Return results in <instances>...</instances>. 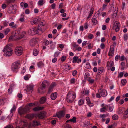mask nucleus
I'll list each match as a JSON object with an SVG mask.
<instances>
[{"label":"nucleus","mask_w":128,"mask_h":128,"mask_svg":"<svg viewBox=\"0 0 128 128\" xmlns=\"http://www.w3.org/2000/svg\"><path fill=\"white\" fill-rule=\"evenodd\" d=\"M77 74V71L76 70H74L73 71L72 75L74 76H75Z\"/></svg>","instance_id":"nucleus-62"},{"label":"nucleus","mask_w":128,"mask_h":128,"mask_svg":"<svg viewBox=\"0 0 128 128\" xmlns=\"http://www.w3.org/2000/svg\"><path fill=\"white\" fill-rule=\"evenodd\" d=\"M57 94L56 92L52 93L50 96V98L52 100H54L57 97Z\"/></svg>","instance_id":"nucleus-24"},{"label":"nucleus","mask_w":128,"mask_h":128,"mask_svg":"<svg viewBox=\"0 0 128 128\" xmlns=\"http://www.w3.org/2000/svg\"><path fill=\"white\" fill-rule=\"evenodd\" d=\"M64 128H71V127L70 125L66 124L64 125Z\"/></svg>","instance_id":"nucleus-59"},{"label":"nucleus","mask_w":128,"mask_h":128,"mask_svg":"<svg viewBox=\"0 0 128 128\" xmlns=\"http://www.w3.org/2000/svg\"><path fill=\"white\" fill-rule=\"evenodd\" d=\"M118 116L116 114H114L112 116V118L114 120H116L118 119Z\"/></svg>","instance_id":"nucleus-36"},{"label":"nucleus","mask_w":128,"mask_h":128,"mask_svg":"<svg viewBox=\"0 0 128 128\" xmlns=\"http://www.w3.org/2000/svg\"><path fill=\"white\" fill-rule=\"evenodd\" d=\"M109 106L108 105H106L104 107L100 109V112H105L106 111V110H108Z\"/></svg>","instance_id":"nucleus-17"},{"label":"nucleus","mask_w":128,"mask_h":128,"mask_svg":"<svg viewBox=\"0 0 128 128\" xmlns=\"http://www.w3.org/2000/svg\"><path fill=\"white\" fill-rule=\"evenodd\" d=\"M85 68L87 69H89L90 68V63L88 62L86 63L85 66Z\"/></svg>","instance_id":"nucleus-41"},{"label":"nucleus","mask_w":128,"mask_h":128,"mask_svg":"<svg viewBox=\"0 0 128 128\" xmlns=\"http://www.w3.org/2000/svg\"><path fill=\"white\" fill-rule=\"evenodd\" d=\"M16 109V108L15 107V105H14L10 110V112L11 113H12L13 112H14L15 111Z\"/></svg>","instance_id":"nucleus-51"},{"label":"nucleus","mask_w":128,"mask_h":128,"mask_svg":"<svg viewBox=\"0 0 128 128\" xmlns=\"http://www.w3.org/2000/svg\"><path fill=\"white\" fill-rule=\"evenodd\" d=\"M123 117L125 118L128 117V108L124 112L123 114Z\"/></svg>","instance_id":"nucleus-28"},{"label":"nucleus","mask_w":128,"mask_h":128,"mask_svg":"<svg viewBox=\"0 0 128 128\" xmlns=\"http://www.w3.org/2000/svg\"><path fill=\"white\" fill-rule=\"evenodd\" d=\"M82 48L81 47H77L76 48H73L72 50L74 52H76V51H80L82 50Z\"/></svg>","instance_id":"nucleus-33"},{"label":"nucleus","mask_w":128,"mask_h":128,"mask_svg":"<svg viewBox=\"0 0 128 128\" xmlns=\"http://www.w3.org/2000/svg\"><path fill=\"white\" fill-rule=\"evenodd\" d=\"M64 69L66 71L72 69L70 65L68 64H66L64 66Z\"/></svg>","instance_id":"nucleus-23"},{"label":"nucleus","mask_w":128,"mask_h":128,"mask_svg":"<svg viewBox=\"0 0 128 128\" xmlns=\"http://www.w3.org/2000/svg\"><path fill=\"white\" fill-rule=\"evenodd\" d=\"M28 124L26 120H20L18 126L16 127V128H24Z\"/></svg>","instance_id":"nucleus-5"},{"label":"nucleus","mask_w":128,"mask_h":128,"mask_svg":"<svg viewBox=\"0 0 128 128\" xmlns=\"http://www.w3.org/2000/svg\"><path fill=\"white\" fill-rule=\"evenodd\" d=\"M78 57L77 56H74L73 57V60L72 61L73 63H75L77 62L78 60Z\"/></svg>","instance_id":"nucleus-32"},{"label":"nucleus","mask_w":128,"mask_h":128,"mask_svg":"<svg viewBox=\"0 0 128 128\" xmlns=\"http://www.w3.org/2000/svg\"><path fill=\"white\" fill-rule=\"evenodd\" d=\"M26 32L25 31H24L22 32L20 34V37H18L17 38L18 39H20L22 38L26 34Z\"/></svg>","instance_id":"nucleus-31"},{"label":"nucleus","mask_w":128,"mask_h":128,"mask_svg":"<svg viewBox=\"0 0 128 128\" xmlns=\"http://www.w3.org/2000/svg\"><path fill=\"white\" fill-rule=\"evenodd\" d=\"M92 20L94 25H96L97 24L98 22L95 18H92Z\"/></svg>","instance_id":"nucleus-37"},{"label":"nucleus","mask_w":128,"mask_h":128,"mask_svg":"<svg viewBox=\"0 0 128 128\" xmlns=\"http://www.w3.org/2000/svg\"><path fill=\"white\" fill-rule=\"evenodd\" d=\"M94 35L92 34H88V38L89 39L91 40L94 38Z\"/></svg>","instance_id":"nucleus-53"},{"label":"nucleus","mask_w":128,"mask_h":128,"mask_svg":"<svg viewBox=\"0 0 128 128\" xmlns=\"http://www.w3.org/2000/svg\"><path fill=\"white\" fill-rule=\"evenodd\" d=\"M37 65L38 67H42L44 66V64L42 62H40L37 63Z\"/></svg>","instance_id":"nucleus-40"},{"label":"nucleus","mask_w":128,"mask_h":128,"mask_svg":"<svg viewBox=\"0 0 128 128\" xmlns=\"http://www.w3.org/2000/svg\"><path fill=\"white\" fill-rule=\"evenodd\" d=\"M66 56H63L61 57V60L62 62H64L66 59Z\"/></svg>","instance_id":"nucleus-55"},{"label":"nucleus","mask_w":128,"mask_h":128,"mask_svg":"<svg viewBox=\"0 0 128 128\" xmlns=\"http://www.w3.org/2000/svg\"><path fill=\"white\" fill-rule=\"evenodd\" d=\"M70 84H74L76 82V80L75 78H72L70 79Z\"/></svg>","instance_id":"nucleus-38"},{"label":"nucleus","mask_w":128,"mask_h":128,"mask_svg":"<svg viewBox=\"0 0 128 128\" xmlns=\"http://www.w3.org/2000/svg\"><path fill=\"white\" fill-rule=\"evenodd\" d=\"M26 66L23 67L21 72V73L22 74H24L26 71Z\"/></svg>","instance_id":"nucleus-54"},{"label":"nucleus","mask_w":128,"mask_h":128,"mask_svg":"<svg viewBox=\"0 0 128 128\" xmlns=\"http://www.w3.org/2000/svg\"><path fill=\"white\" fill-rule=\"evenodd\" d=\"M86 100L87 102V104H89L90 102H91L90 100V98L88 97H86Z\"/></svg>","instance_id":"nucleus-58"},{"label":"nucleus","mask_w":128,"mask_h":128,"mask_svg":"<svg viewBox=\"0 0 128 128\" xmlns=\"http://www.w3.org/2000/svg\"><path fill=\"white\" fill-rule=\"evenodd\" d=\"M76 117H73L72 118L66 121V123H68L69 122L75 123L76 122Z\"/></svg>","instance_id":"nucleus-18"},{"label":"nucleus","mask_w":128,"mask_h":128,"mask_svg":"<svg viewBox=\"0 0 128 128\" xmlns=\"http://www.w3.org/2000/svg\"><path fill=\"white\" fill-rule=\"evenodd\" d=\"M98 92L100 94L101 96L102 97L106 96L108 94L106 91L104 89H99L98 90Z\"/></svg>","instance_id":"nucleus-10"},{"label":"nucleus","mask_w":128,"mask_h":128,"mask_svg":"<svg viewBox=\"0 0 128 128\" xmlns=\"http://www.w3.org/2000/svg\"><path fill=\"white\" fill-rule=\"evenodd\" d=\"M109 110L108 111L110 112H112L113 111L114 107L113 106H108Z\"/></svg>","instance_id":"nucleus-52"},{"label":"nucleus","mask_w":128,"mask_h":128,"mask_svg":"<svg viewBox=\"0 0 128 128\" xmlns=\"http://www.w3.org/2000/svg\"><path fill=\"white\" fill-rule=\"evenodd\" d=\"M120 58V56L118 55H117L116 56L115 59V60L116 61H117L118 60V59Z\"/></svg>","instance_id":"nucleus-64"},{"label":"nucleus","mask_w":128,"mask_h":128,"mask_svg":"<svg viewBox=\"0 0 128 128\" xmlns=\"http://www.w3.org/2000/svg\"><path fill=\"white\" fill-rule=\"evenodd\" d=\"M87 80L89 82V83L90 84H93L95 81L94 80L91 78L90 77L88 78L87 79Z\"/></svg>","instance_id":"nucleus-30"},{"label":"nucleus","mask_w":128,"mask_h":128,"mask_svg":"<svg viewBox=\"0 0 128 128\" xmlns=\"http://www.w3.org/2000/svg\"><path fill=\"white\" fill-rule=\"evenodd\" d=\"M29 110V109L26 107L24 108L21 107L18 109V112L20 115H22L26 113Z\"/></svg>","instance_id":"nucleus-9"},{"label":"nucleus","mask_w":128,"mask_h":128,"mask_svg":"<svg viewBox=\"0 0 128 128\" xmlns=\"http://www.w3.org/2000/svg\"><path fill=\"white\" fill-rule=\"evenodd\" d=\"M121 82L123 86L125 85L126 83V81L125 79H122L121 80Z\"/></svg>","instance_id":"nucleus-47"},{"label":"nucleus","mask_w":128,"mask_h":128,"mask_svg":"<svg viewBox=\"0 0 128 128\" xmlns=\"http://www.w3.org/2000/svg\"><path fill=\"white\" fill-rule=\"evenodd\" d=\"M15 1V0H8L6 2L7 4L9 5L10 4L13 3Z\"/></svg>","instance_id":"nucleus-43"},{"label":"nucleus","mask_w":128,"mask_h":128,"mask_svg":"<svg viewBox=\"0 0 128 128\" xmlns=\"http://www.w3.org/2000/svg\"><path fill=\"white\" fill-rule=\"evenodd\" d=\"M60 52H59L58 51H56V52L54 54V57L56 58V57H58V55H59Z\"/></svg>","instance_id":"nucleus-48"},{"label":"nucleus","mask_w":128,"mask_h":128,"mask_svg":"<svg viewBox=\"0 0 128 128\" xmlns=\"http://www.w3.org/2000/svg\"><path fill=\"white\" fill-rule=\"evenodd\" d=\"M48 82L46 80H44L43 81L41 86L38 88V92L39 93L42 94L44 92L45 89L46 84H48Z\"/></svg>","instance_id":"nucleus-4"},{"label":"nucleus","mask_w":128,"mask_h":128,"mask_svg":"<svg viewBox=\"0 0 128 128\" xmlns=\"http://www.w3.org/2000/svg\"><path fill=\"white\" fill-rule=\"evenodd\" d=\"M89 76L90 74L88 72L85 73L84 76V78L87 80V79L89 78Z\"/></svg>","instance_id":"nucleus-46"},{"label":"nucleus","mask_w":128,"mask_h":128,"mask_svg":"<svg viewBox=\"0 0 128 128\" xmlns=\"http://www.w3.org/2000/svg\"><path fill=\"white\" fill-rule=\"evenodd\" d=\"M84 103V100L82 99L80 100L78 102V105L80 106L82 105Z\"/></svg>","instance_id":"nucleus-35"},{"label":"nucleus","mask_w":128,"mask_h":128,"mask_svg":"<svg viewBox=\"0 0 128 128\" xmlns=\"http://www.w3.org/2000/svg\"><path fill=\"white\" fill-rule=\"evenodd\" d=\"M40 19H37V18H35L33 20V22H32L31 24L32 25L33 24H37L39 22L40 20Z\"/></svg>","instance_id":"nucleus-26"},{"label":"nucleus","mask_w":128,"mask_h":128,"mask_svg":"<svg viewBox=\"0 0 128 128\" xmlns=\"http://www.w3.org/2000/svg\"><path fill=\"white\" fill-rule=\"evenodd\" d=\"M34 116V114H29L26 116L25 117L30 120H32Z\"/></svg>","instance_id":"nucleus-25"},{"label":"nucleus","mask_w":128,"mask_h":128,"mask_svg":"<svg viewBox=\"0 0 128 128\" xmlns=\"http://www.w3.org/2000/svg\"><path fill=\"white\" fill-rule=\"evenodd\" d=\"M72 45L73 47V48H76L78 46V45L76 44V43L73 42L72 43Z\"/></svg>","instance_id":"nucleus-50"},{"label":"nucleus","mask_w":128,"mask_h":128,"mask_svg":"<svg viewBox=\"0 0 128 128\" xmlns=\"http://www.w3.org/2000/svg\"><path fill=\"white\" fill-rule=\"evenodd\" d=\"M31 77L30 74H27L24 77V78L25 80H28Z\"/></svg>","instance_id":"nucleus-34"},{"label":"nucleus","mask_w":128,"mask_h":128,"mask_svg":"<svg viewBox=\"0 0 128 128\" xmlns=\"http://www.w3.org/2000/svg\"><path fill=\"white\" fill-rule=\"evenodd\" d=\"M33 86L32 85H29L27 87L26 92L28 93H31L33 90Z\"/></svg>","instance_id":"nucleus-16"},{"label":"nucleus","mask_w":128,"mask_h":128,"mask_svg":"<svg viewBox=\"0 0 128 128\" xmlns=\"http://www.w3.org/2000/svg\"><path fill=\"white\" fill-rule=\"evenodd\" d=\"M125 59V57L124 56H120V61H123Z\"/></svg>","instance_id":"nucleus-56"},{"label":"nucleus","mask_w":128,"mask_h":128,"mask_svg":"<svg viewBox=\"0 0 128 128\" xmlns=\"http://www.w3.org/2000/svg\"><path fill=\"white\" fill-rule=\"evenodd\" d=\"M89 92V90H86L85 88L83 89L81 91V93L83 94V95H88Z\"/></svg>","instance_id":"nucleus-20"},{"label":"nucleus","mask_w":128,"mask_h":128,"mask_svg":"<svg viewBox=\"0 0 128 128\" xmlns=\"http://www.w3.org/2000/svg\"><path fill=\"white\" fill-rule=\"evenodd\" d=\"M114 65V62L112 60H110V62L108 61L107 63V66L108 67H109L111 68Z\"/></svg>","instance_id":"nucleus-19"},{"label":"nucleus","mask_w":128,"mask_h":128,"mask_svg":"<svg viewBox=\"0 0 128 128\" xmlns=\"http://www.w3.org/2000/svg\"><path fill=\"white\" fill-rule=\"evenodd\" d=\"M87 43V42L86 41H84L82 44V46L83 47L85 46Z\"/></svg>","instance_id":"nucleus-63"},{"label":"nucleus","mask_w":128,"mask_h":128,"mask_svg":"<svg viewBox=\"0 0 128 128\" xmlns=\"http://www.w3.org/2000/svg\"><path fill=\"white\" fill-rule=\"evenodd\" d=\"M76 98L75 92L72 91L68 92L66 97L67 100L68 102L71 103Z\"/></svg>","instance_id":"nucleus-2"},{"label":"nucleus","mask_w":128,"mask_h":128,"mask_svg":"<svg viewBox=\"0 0 128 128\" xmlns=\"http://www.w3.org/2000/svg\"><path fill=\"white\" fill-rule=\"evenodd\" d=\"M46 113L45 111H42L36 114V116L40 119H43L46 117Z\"/></svg>","instance_id":"nucleus-7"},{"label":"nucleus","mask_w":128,"mask_h":128,"mask_svg":"<svg viewBox=\"0 0 128 128\" xmlns=\"http://www.w3.org/2000/svg\"><path fill=\"white\" fill-rule=\"evenodd\" d=\"M92 115V114L91 112H89L88 113L86 116V117L87 118H89Z\"/></svg>","instance_id":"nucleus-61"},{"label":"nucleus","mask_w":128,"mask_h":128,"mask_svg":"<svg viewBox=\"0 0 128 128\" xmlns=\"http://www.w3.org/2000/svg\"><path fill=\"white\" fill-rule=\"evenodd\" d=\"M10 29L9 28H7L4 30V33L5 35H7L8 34V32L10 31Z\"/></svg>","instance_id":"nucleus-49"},{"label":"nucleus","mask_w":128,"mask_h":128,"mask_svg":"<svg viewBox=\"0 0 128 128\" xmlns=\"http://www.w3.org/2000/svg\"><path fill=\"white\" fill-rule=\"evenodd\" d=\"M64 114V112L63 110L60 111L56 114L57 116L59 118L63 117Z\"/></svg>","instance_id":"nucleus-13"},{"label":"nucleus","mask_w":128,"mask_h":128,"mask_svg":"<svg viewBox=\"0 0 128 128\" xmlns=\"http://www.w3.org/2000/svg\"><path fill=\"white\" fill-rule=\"evenodd\" d=\"M38 30L37 29L35 28H34L33 30H32V32L34 34H38Z\"/></svg>","instance_id":"nucleus-42"},{"label":"nucleus","mask_w":128,"mask_h":128,"mask_svg":"<svg viewBox=\"0 0 128 128\" xmlns=\"http://www.w3.org/2000/svg\"><path fill=\"white\" fill-rule=\"evenodd\" d=\"M120 28V24L118 21L115 22L113 26V30H114L116 32H117L119 30Z\"/></svg>","instance_id":"nucleus-8"},{"label":"nucleus","mask_w":128,"mask_h":128,"mask_svg":"<svg viewBox=\"0 0 128 128\" xmlns=\"http://www.w3.org/2000/svg\"><path fill=\"white\" fill-rule=\"evenodd\" d=\"M30 42V44L31 45H32V46H35L36 44L37 43V40H31Z\"/></svg>","instance_id":"nucleus-39"},{"label":"nucleus","mask_w":128,"mask_h":128,"mask_svg":"<svg viewBox=\"0 0 128 128\" xmlns=\"http://www.w3.org/2000/svg\"><path fill=\"white\" fill-rule=\"evenodd\" d=\"M6 100V98H3L0 99V106L3 105L4 103V101Z\"/></svg>","instance_id":"nucleus-44"},{"label":"nucleus","mask_w":128,"mask_h":128,"mask_svg":"<svg viewBox=\"0 0 128 128\" xmlns=\"http://www.w3.org/2000/svg\"><path fill=\"white\" fill-rule=\"evenodd\" d=\"M12 44H8L5 47L3 51L4 52L3 55L4 56L8 57L11 56L13 53V50L11 47Z\"/></svg>","instance_id":"nucleus-1"},{"label":"nucleus","mask_w":128,"mask_h":128,"mask_svg":"<svg viewBox=\"0 0 128 128\" xmlns=\"http://www.w3.org/2000/svg\"><path fill=\"white\" fill-rule=\"evenodd\" d=\"M41 125L40 122L36 120L34 121L32 124V125L34 126H38Z\"/></svg>","instance_id":"nucleus-21"},{"label":"nucleus","mask_w":128,"mask_h":128,"mask_svg":"<svg viewBox=\"0 0 128 128\" xmlns=\"http://www.w3.org/2000/svg\"><path fill=\"white\" fill-rule=\"evenodd\" d=\"M10 7L8 9V12L9 14L13 13L15 12L16 10L14 8V5H11L9 6Z\"/></svg>","instance_id":"nucleus-11"},{"label":"nucleus","mask_w":128,"mask_h":128,"mask_svg":"<svg viewBox=\"0 0 128 128\" xmlns=\"http://www.w3.org/2000/svg\"><path fill=\"white\" fill-rule=\"evenodd\" d=\"M124 73L123 72H121L118 74V77L120 78L122 77L123 76Z\"/></svg>","instance_id":"nucleus-60"},{"label":"nucleus","mask_w":128,"mask_h":128,"mask_svg":"<svg viewBox=\"0 0 128 128\" xmlns=\"http://www.w3.org/2000/svg\"><path fill=\"white\" fill-rule=\"evenodd\" d=\"M46 98L45 97H42L40 100V102L41 104H43L46 102Z\"/></svg>","instance_id":"nucleus-29"},{"label":"nucleus","mask_w":128,"mask_h":128,"mask_svg":"<svg viewBox=\"0 0 128 128\" xmlns=\"http://www.w3.org/2000/svg\"><path fill=\"white\" fill-rule=\"evenodd\" d=\"M55 82H52L50 85L49 88L48 93H50L52 91V90L54 87L56 86Z\"/></svg>","instance_id":"nucleus-15"},{"label":"nucleus","mask_w":128,"mask_h":128,"mask_svg":"<svg viewBox=\"0 0 128 128\" xmlns=\"http://www.w3.org/2000/svg\"><path fill=\"white\" fill-rule=\"evenodd\" d=\"M20 67V62L19 60H17L13 63L12 66V70L16 73L18 71V69Z\"/></svg>","instance_id":"nucleus-3"},{"label":"nucleus","mask_w":128,"mask_h":128,"mask_svg":"<svg viewBox=\"0 0 128 128\" xmlns=\"http://www.w3.org/2000/svg\"><path fill=\"white\" fill-rule=\"evenodd\" d=\"M114 50L113 47L110 46L108 52V55L109 56H113L114 54Z\"/></svg>","instance_id":"nucleus-12"},{"label":"nucleus","mask_w":128,"mask_h":128,"mask_svg":"<svg viewBox=\"0 0 128 128\" xmlns=\"http://www.w3.org/2000/svg\"><path fill=\"white\" fill-rule=\"evenodd\" d=\"M23 48L21 46H17L15 50V54L17 56H20L22 54Z\"/></svg>","instance_id":"nucleus-6"},{"label":"nucleus","mask_w":128,"mask_h":128,"mask_svg":"<svg viewBox=\"0 0 128 128\" xmlns=\"http://www.w3.org/2000/svg\"><path fill=\"white\" fill-rule=\"evenodd\" d=\"M38 51L37 50L35 49L33 51V54L35 56H36L38 54Z\"/></svg>","instance_id":"nucleus-45"},{"label":"nucleus","mask_w":128,"mask_h":128,"mask_svg":"<svg viewBox=\"0 0 128 128\" xmlns=\"http://www.w3.org/2000/svg\"><path fill=\"white\" fill-rule=\"evenodd\" d=\"M13 90L12 88V87H10L8 90V92L9 94H10L12 93Z\"/></svg>","instance_id":"nucleus-57"},{"label":"nucleus","mask_w":128,"mask_h":128,"mask_svg":"<svg viewBox=\"0 0 128 128\" xmlns=\"http://www.w3.org/2000/svg\"><path fill=\"white\" fill-rule=\"evenodd\" d=\"M105 72V69L103 67H99L98 69V71L97 73L98 75H99L104 72Z\"/></svg>","instance_id":"nucleus-14"},{"label":"nucleus","mask_w":128,"mask_h":128,"mask_svg":"<svg viewBox=\"0 0 128 128\" xmlns=\"http://www.w3.org/2000/svg\"><path fill=\"white\" fill-rule=\"evenodd\" d=\"M45 3L44 0H39L38 2V5L39 6H43Z\"/></svg>","instance_id":"nucleus-27"},{"label":"nucleus","mask_w":128,"mask_h":128,"mask_svg":"<svg viewBox=\"0 0 128 128\" xmlns=\"http://www.w3.org/2000/svg\"><path fill=\"white\" fill-rule=\"evenodd\" d=\"M44 108V107H40L37 106L34 108L32 109L34 111H37L42 110Z\"/></svg>","instance_id":"nucleus-22"}]
</instances>
